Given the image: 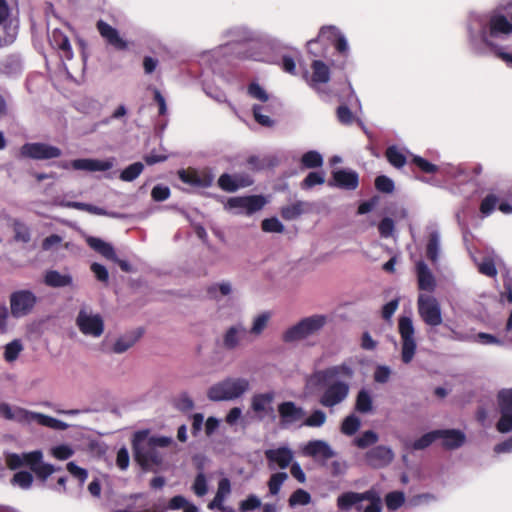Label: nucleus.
I'll use <instances>...</instances> for the list:
<instances>
[{
  "mask_svg": "<svg viewBox=\"0 0 512 512\" xmlns=\"http://www.w3.org/2000/svg\"><path fill=\"white\" fill-rule=\"evenodd\" d=\"M470 50L477 56L494 55L512 68V53L500 45L512 34V2L488 13L473 12L467 21Z\"/></svg>",
  "mask_w": 512,
  "mask_h": 512,
  "instance_id": "obj_1",
  "label": "nucleus"
},
{
  "mask_svg": "<svg viewBox=\"0 0 512 512\" xmlns=\"http://www.w3.org/2000/svg\"><path fill=\"white\" fill-rule=\"evenodd\" d=\"M353 375L354 370L347 363L316 371L311 380L319 387V404L332 409L343 403L350 391V384L347 380L351 379Z\"/></svg>",
  "mask_w": 512,
  "mask_h": 512,
  "instance_id": "obj_2",
  "label": "nucleus"
},
{
  "mask_svg": "<svg viewBox=\"0 0 512 512\" xmlns=\"http://www.w3.org/2000/svg\"><path fill=\"white\" fill-rule=\"evenodd\" d=\"M171 443V437L150 436L148 430L137 431L132 440L135 459L144 470L158 472L164 460L161 449Z\"/></svg>",
  "mask_w": 512,
  "mask_h": 512,
  "instance_id": "obj_3",
  "label": "nucleus"
},
{
  "mask_svg": "<svg viewBox=\"0 0 512 512\" xmlns=\"http://www.w3.org/2000/svg\"><path fill=\"white\" fill-rule=\"evenodd\" d=\"M0 416L6 420L14 421L21 425H31L36 423L40 426L59 431L66 430L69 427L67 423L51 416L33 412L20 406L10 405L5 402L0 403Z\"/></svg>",
  "mask_w": 512,
  "mask_h": 512,
  "instance_id": "obj_4",
  "label": "nucleus"
},
{
  "mask_svg": "<svg viewBox=\"0 0 512 512\" xmlns=\"http://www.w3.org/2000/svg\"><path fill=\"white\" fill-rule=\"evenodd\" d=\"M250 390V381L244 377H226L213 384L207 391V397L214 402L232 401L242 397Z\"/></svg>",
  "mask_w": 512,
  "mask_h": 512,
  "instance_id": "obj_5",
  "label": "nucleus"
},
{
  "mask_svg": "<svg viewBox=\"0 0 512 512\" xmlns=\"http://www.w3.org/2000/svg\"><path fill=\"white\" fill-rule=\"evenodd\" d=\"M43 453L35 450L28 453L7 455L6 464L11 470H16L22 466H28L41 479L46 480L57 469L48 463L42 461Z\"/></svg>",
  "mask_w": 512,
  "mask_h": 512,
  "instance_id": "obj_6",
  "label": "nucleus"
},
{
  "mask_svg": "<svg viewBox=\"0 0 512 512\" xmlns=\"http://www.w3.org/2000/svg\"><path fill=\"white\" fill-rule=\"evenodd\" d=\"M328 318L322 314H315L303 318L295 325L289 327L282 336L286 343H294L304 340L318 333L327 323Z\"/></svg>",
  "mask_w": 512,
  "mask_h": 512,
  "instance_id": "obj_7",
  "label": "nucleus"
},
{
  "mask_svg": "<svg viewBox=\"0 0 512 512\" xmlns=\"http://www.w3.org/2000/svg\"><path fill=\"white\" fill-rule=\"evenodd\" d=\"M398 332L401 338V359L405 364L410 363L417 349L415 328L408 316H401L398 320Z\"/></svg>",
  "mask_w": 512,
  "mask_h": 512,
  "instance_id": "obj_8",
  "label": "nucleus"
},
{
  "mask_svg": "<svg viewBox=\"0 0 512 512\" xmlns=\"http://www.w3.org/2000/svg\"><path fill=\"white\" fill-rule=\"evenodd\" d=\"M79 331L94 338L100 337L104 332V320L99 313H94L88 307H82L76 317Z\"/></svg>",
  "mask_w": 512,
  "mask_h": 512,
  "instance_id": "obj_9",
  "label": "nucleus"
},
{
  "mask_svg": "<svg viewBox=\"0 0 512 512\" xmlns=\"http://www.w3.org/2000/svg\"><path fill=\"white\" fill-rule=\"evenodd\" d=\"M38 301L35 293L29 289H19L10 294V312L14 318L30 314Z\"/></svg>",
  "mask_w": 512,
  "mask_h": 512,
  "instance_id": "obj_10",
  "label": "nucleus"
},
{
  "mask_svg": "<svg viewBox=\"0 0 512 512\" xmlns=\"http://www.w3.org/2000/svg\"><path fill=\"white\" fill-rule=\"evenodd\" d=\"M266 203L262 195L238 196L229 198L225 208L234 214L250 216L260 211Z\"/></svg>",
  "mask_w": 512,
  "mask_h": 512,
  "instance_id": "obj_11",
  "label": "nucleus"
},
{
  "mask_svg": "<svg viewBox=\"0 0 512 512\" xmlns=\"http://www.w3.org/2000/svg\"><path fill=\"white\" fill-rule=\"evenodd\" d=\"M417 308L425 324L436 327L442 323L441 306L434 296L420 294L417 299Z\"/></svg>",
  "mask_w": 512,
  "mask_h": 512,
  "instance_id": "obj_12",
  "label": "nucleus"
},
{
  "mask_svg": "<svg viewBox=\"0 0 512 512\" xmlns=\"http://www.w3.org/2000/svg\"><path fill=\"white\" fill-rule=\"evenodd\" d=\"M20 153L23 157L35 160L58 158L62 154L58 147L42 142L26 143L21 147Z\"/></svg>",
  "mask_w": 512,
  "mask_h": 512,
  "instance_id": "obj_13",
  "label": "nucleus"
},
{
  "mask_svg": "<svg viewBox=\"0 0 512 512\" xmlns=\"http://www.w3.org/2000/svg\"><path fill=\"white\" fill-rule=\"evenodd\" d=\"M501 417L497 430L501 433L512 431V389H504L498 393Z\"/></svg>",
  "mask_w": 512,
  "mask_h": 512,
  "instance_id": "obj_14",
  "label": "nucleus"
},
{
  "mask_svg": "<svg viewBox=\"0 0 512 512\" xmlns=\"http://www.w3.org/2000/svg\"><path fill=\"white\" fill-rule=\"evenodd\" d=\"M270 470L286 469L294 460V452L288 446L267 449L264 452Z\"/></svg>",
  "mask_w": 512,
  "mask_h": 512,
  "instance_id": "obj_15",
  "label": "nucleus"
},
{
  "mask_svg": "<svg viewBox=\"0 0 512 512\" xmlns=\"http://www.w3.org/2000/svg\"><path fill=\"white\" fill-rule=\"evenodd\" d=\"M280 424L282 427H290L304 419L306 412L303 407L297 406L293 401H285L278 405Z\"/></svg>",
  "mask_w": 512,
  "mask_h": 512,
  "instance_id": "obj_16",
  "label": "nucleus"
},
{
  "mask_svg": "<svg viewBox=\"0 0 512 512\" xmlns=\"http://www.w3.org/2000/svg\"><path fill=\"white\" fill-rule=\"evenodd\" d=\"M394 452L388 446L378 445L365 454L366 463L372 468H384L391 464Z\"/></svg>",
  "mask_w": 512,
  "mask_h": 512,
  "instance_id": "obj_17",
  "label": "nucleus"
},
{
  "mask_svg": "<svg viewBox=\"0 0 512 512\" xmlns=\"http://www.w3.org/2000/svg\"><path fill=\"white\" fill-rule=\"evenodd\" d=\"M178 176L185 184L198 188L210 187L214 181V176L208 171L180 170Z\"/></svg>",
  "mask_w": 512,
  "mask_h": 512,
  "instance_id": "obj_18",
  "label": "nucleus"
},
{
  "mask_svg": "<svg viewBox=\"0 0 512 512\" xmlns=\"http://www.w3.org/2000/svg\"><path fill=\"white\" fill-rule=\"evenodd\" d=\"M71 168L78 171L101 172L110 170L114 166V159L82 158L70 161Z\"/></svg>",
  "mask_w": 512,
  "mask_h": 512,
  "instance_id": "obj_19",
  "label": "nucleus"
},
{
  "mask_svg": "<svg viewBox=\"0 0 512 512\" xmlns=\"http://www.w3.org/2000/svg\"><path fill=\"white\" fill-rule=\"evenodd\" d=\"M274 399L275 392L273 391L257 393L251 399V409L256 413L259 419H263L274 412Z\"/></svg>",
  "mask_w": 512,
  "mask_h": 512,
  "instance_id": "obj_20",
  "label": "nucleus"
},
{
  "mask_svg": "<svg viewBox=\"0 0 512 512\" xmlns=\"http://www.w3.org/2000/svg\"><path fill=\"white\" fill-rule=\"evenodd\" d=\"M372 497L371 493L367 491L358 493V492H345L338 496L337 498V507L341 511H349L352 507H355L358 511L362 510L361 503L364 499H368Z\"/></svg>",
  "mask_w": 512,
  "mask_h": 512,
  "instance_id": "obj_21",
  "label": "nucleus"
},
{
  "mask_svg": "<svg viewBox=\"0 0 512 512\" xmlns=\"http://www.w3.org/2000/svg\"><path fill=\"white\" fill-rule=\"evenodd\" d=\"M97 29L100 35L107 41V43L113 46L115 49H127L128 44L122 37H120L117 29L104 22L103 20H99L97 22Z\"/></svg>",
  "mask_w": 512,
  "mask_h": 512,
  "instance_id": "obj_22",
  "label": "nucleus"
},
{
  "mask_svg": "<svg viewBox=\"0 0 512 512\" xmlns=\"http://www.w3.org/2000/svg\"><path fill=\"white\" fill-rule=\"evenodd\" d=\"M305 456L313 458H322L324 460L330 459L335 456V451L324 440L309 441L302 450Z\"/></svg>",
  "mask_w": 512,
  "mask_h": 512,
  "instance_id": "obj_23",
  "label": "nucleus"
},
{
  "mask_svg": "<svg viewBox=\"0 0 512 512\" xmlns=\"http://www.w3.org/2000/svg\"><path fill=\"white\" fill-rule=\"evenodd\" d=\"M49 42L54 49L59 51L62 60H71L73 58L70 41L61 30H52L49 34Z\"/></svg>",
  "mask_w": 512,
  "mask_h": 512,
  "instance_id": "obj_24",
  "label": "nucleus"
},
{
  "mask_svg": "<svg viewBox=\"0 0 512 512\" xmlns=\"http://www.w3.org/2000/svg\"><path fill=\"white\" fill-rule=\"evenodd\" d=\"M312 75L307 80L310 87L319 89L320 85L326 84L330 80V68L321 60H314L311 64Z\"/></svg>",
  "mask_w": 512,
  "mask_h": 512,
  "instance_id": "obj_25",
  "label": "nucleus"
},
{
  "mask_svg": "<svg viewBox=\"0 0 512 512\" xmlns=\"http://www.w3.org/2000/svg\"><path fill=\"white\" fill-rule=\"evenodd\" d=\"M416 275L420 290L433 292L436 288V280L427 264L420 260L416 263Z\"/></svg>",
  "mask_w": 512,
  "mask_h": 512,
  "instance_id": "obj_26",
  "label": "nucleus"
},
{
  "mask_svg": "<svg viewBox=\"0 0 512 512\" xmlns=\"http://www.w3.org/2000/svg\"><path fill=\"white\" fill-rule=\"evenodd\" d=\"M429 236L426 246V256L432 262L436 263L440 255L441 237L439 229L436 225H429L427 227Z\"/></svg>",
  "mask_w": 512,
  "mask_h": 512,
  "instance_id": "obj_27",
  "label": "nucleus"
},
{
  "mask_svg": "<svg viewBox=\"0 0 512 512\" xmlns=\"http://www.w3.org/2000/svg\"><path fill=\"white\" fill-rule=\"evenodd\" d=\"M227 36L232 42H262L264 37L245 26H236L227 30Z\"/></svg>",
  "mask_w": 512,
  "mask_h": 512,
  "instance_id": "obj_28",
  "label": "nucleus"
},
{
  "mask_svg": "<svg viewBox=\"0 0 512 512\" xmlns=\"http://www.w3.org/2000/svg\"><path fill=\"white\" fill-rule=\"evenodd\" d=\"M44 283L52 288L70 287L73 285V277L70 273L48 270L44 275Z\"/></svg>",
  "mask_w": 512,
  "mask_h": 512,
  "instance_id": "obj_29",
  "label": "nucleus"
},
{
  "mask_svg": "<svg viewBox=\"0 0 512 512\" xmlns=\"http://www.w3.org/2000/svg\"><path fill=\"white\" fill-rule=\"evenodd\" d=\"M142 334L143 331L141 329H137L120 336L113 344V352L116 354H122L126 352L136 344V342L141 338Z\"/></svg>",
  "mask_w": 512,
  "mask_h": 512,
  "instance_id": "obj_30",
  "label": "nucleus"
},
{
  "mask_svg": "<svg viewBox=\"0 0 512 512\" xmlns=\"http://www.w3.org/2000/svg\"><path fill=\"white\" fill-rule=\"evenodd\" d=\"M247 334V329L242 324H236L227 329L223 336V345L228 350L235 349Z\"/></svg>",
  "mask_w": 512,
  "mask_h": 512,
  "instance_id": "obj_31",
  "label": "nucleus"
},
{
  "mask_svg": "<svg viewBox=\"0 0 512 512\" xmlns=\"http://www.w3.org/2000/svg\"><path fill=\"white\" fill-rule=\"evenodd\" d=\"M333 181L335 186L346 190L356 189L359 183L358 174L348 170L335 171L333 173Z\"/></svg>",
  "mask_w": 512,
  "mask_h": 512,
  "instance_id": "obj_32",
  "label": "nucleus"
},
{
  "mask_svg": "<svg viewBox=\"0 0 512 512\" xmlns=\"http://www.w3.org/2000/svg\"><path fill=\"white\" fill-rule=\"evenodd\" d=\"M439 437L438 439H442L443 446L447 449H456L463 445L465 442V434L460 430L456 429H448V430H438Z\"/></svg>",
  "mask_w": 512,
  "mask_h": 512,
  "instance_id": "obj_33",
  "label": "nucleus"
},
{
  "mask_svg": "<svg viewBox=\"0 0 512 512\" xmlns=\"http://www.w3.org/2000/svg\"><path fill=\"white\" fill-rule=\"evenodd\" d=\"M473 261L481 274L488 277H495L497 275L496 264L498 256L494 253L485 255L481 260L473 256Z\"/></svg>",
  "mask_w": 512,
  "mask_h": 512,
  "instance_id": "obj_34",
  "label": "nucleus"
},
{
  "mask_svg": "<svg viewBox=\"0 0 512 512\" xmlns=\"http://www.w3.org/2000/svg\"><path fill=\"white\" fill-rule=\"evenodd\" d=\"M86 242L90 248H92L94 251L101 254L106 259L116 260L115 250L110 243L105 242L104 240L97 238V237H93V236L87 237Z\"/></svg>",
  "mask_w": 512,
  "mask_h": 512,
  "instance_id": "obj_35",
  "label": "nucleus"
},
{
  "mask_svg": "<svg viewBox=\"0 0 512 512\" xmlns=\"http://www.w3.org/2000/svg\"><path fill=\"white\" fill-rule=\"evenodd\" d=\"M341 31L335 26H324L320 29L319 35L317 39H312L307 42V48L310 53L312 52V45L317 43L318 41H328L332 44L336 42V39L341 35Z\"/></svg>",
  "mask_w": 512,
  "mask_h": 512,
  "instance_id": "obj_36",
  "label": "nucleus"
},
{
  "mask_svg": "<svg viewBox=\"0 0 512 512\" xmlns=\"http://www.w3.org/2000/svg\"><path fill=\"white\" fill-rule=\"evenodd\" d=\"M373 409L371 394L366 389H361L356 396L355 410L362 414L370 413Z\"/></svg>",
  "mask_w": 512,
  "mask_h": 512,
  "instance_id": "obj_37",
  "label": "nucleus"
},
{
  "mask_svg": "<svg viewBox=\"0 0 512 512\" xmlns=\"http://www.w3.org/2000/svg\"><path fill=\"white\" fill-rule=\"evenodd\" d=\"M327 421L326 413L321 409H314L310 415L304 417L300 426H305L309 428H320Z\"/></svg>",
  "mask_w": 512,
  "mask_h": 512,
  "instance_id": "obj_38",
  "label": "nucleus"
},
{
  "mask_svg": "<svg viewBox=\"0 0 512 512\" xmlns=\"http://www.w3.org/2000/svg\"><path fill=\"white\" fill-rule=\"evenodd\" d=\"M168 509H170V510L183 509L184 512H199V508L195 504L188 501L182 495H176V496L172 497L168 502Z\"/></svg>",
  "mask_w": 512,
  "mask_h": 512,
  "instance_id": "obj_39",
  "label": "nucleus"
},
{
  "mask_svg": "<svg viewBox=\"0 0 512 512\" xmlns=\"http://www.w3.org/2000/svg\"><path fill=\"white\" fill-rule=\"evenodd\" d=\"M17 36V27L11 22L0 23V47L14 42Z\"/></svg>",
  "mask_w": 512,
  "mask_h": 512,
  "instance_id": "obj_40",
  "label": "nucleus"
},
{
  "mask_svg": "<svg viewBox=\"0 0 512 512\" xmlns=\"http://www.w3.org/2000/svg\"><path fill=\"white\" fill-rule=\"evenodd\" d=\"M60 206L66 207V208H73L81 211H86L91 214L95 215H106L107 212L97 206H94L92 204L83 203V202H76V201H61L59 203Z\"/></svg>",
  "mask_w": 512,
  "mask_h": 512,
  "instance_id": "obj_41",
  "label": "nucleus"
},
{
  "mask_svg": "<svg viewBox=\"0 0 512 512\" xmlns=\"http://www.w3.org/2000/svg\"><path fill=\"white\" fill-rule=\"evenodd\" d=\"M323 162V156L316 150H310L301 157L302 166L308 169L319 168Z\"/></svg>",
  "mask_w": 512,
  "mask_h": 512,
  "instance_id": "obj_42",
  "label": "nucleus"
},
{
  "mask_svg": "<svg viewBox=\"0 0 512 512\" xmlns=\"http://www.w3.org/2000/svg\"><path fill=\"white\" fill-rule=\"evenodd\" d=\"M360 426L361 421L359 417L354 414H350L343 420L341 424V432L344 435L352 436L359 430Z\"/></svg>",
  "mask_w": 512,
  "mask_h": 512,
  "instance_id": "obj_43",
  "label": "nucleus"
},
{
  "mask_svg": "<svg viewBox=\"0 0 512 512\" xmlns=\"http://www.w3.org/2000/svg\"><path fill=\"white\" fill-rule=\"evenodd\" d=\"M288 479V474L286 472H276L273 473L268 480V489L269 493L273 496L277 495L280 492V489L284 482Z\"/></svg>",
  "mask_w": 512,
  "mask_h": 512,
  "instance_id": "obj_44",
  "label": "nucleus"
},
{
  "mask_svg": "<svg viewBox=\"0 0 512 512\" xmlns=\"http://www.w3.org/2000/svg\"><path fill=\"white\" fill-rule=\"evenodd\" d=\"M207 291L211 298L218 300L220 296H227L232 292V285L229 281H222L211 285Z\"/></svg>",
  "mask_w": 512,
  "mask_h": 512,
  "instance_id": "obj_45",
  "label": "nucleus"
},
{
  "mask_svg": "<svg viewBox=\"0 0 512 512\" xmlns=\"http://www.w3.org/2000/svg\"><path fill=\"white\" fill-rule=\"evenodd\" d=\"M442 172L452 179H455L459 182H464L469 179V175L467 170L462 166H453L447 165L442 168Z\"/></svg>",
  "mask_w": 512,
  "mask_h": 512,
  "instance_id": "obj_46",
  "label": "nucleus"
},
{
  "mask_svg": "<svg viewBox=\"0 0 512 512\" xmlns=\"http://www.w3.org/2000/svg\"><path fill=\"white\" fill-rule=\"evenodd\" d=\"M194 494L198 497H203L208 492V480L203 471L197 473L191 487Z\"/></svg>",
  "mask_w": 512,
  "mask_h": 512,
  "instance_id": "obj_47",
  "label": "nucleus"
},
{
  "mask_svg": "<svg viewBox=\"0 0 512 512\" xmlns=\"http://www.w3.org/2000/svg\"><path fill=\"white\" fill-rule=\"evenodd\" d=\"M325 182V174L323 171H313L308 173L301 183V188L308 190L316 185H322Z\"/></svg>",
  "mask_w": 512,
  "mask_h": 512,
  "instance_id": "obj_48",
  "label": "nucleus"
},
{
  "mask_svg": "<svg viewBox=\"0 0 512 512\" xmlns=\"http://www.w3.org/2000/svg\"><path fill=\"white\" fill-rule=\"evenodd\" d=\"M386 157L389 163L396 168H401L406 164L405 155L396 146L388 147Z\"/></svg>",
  "mask_w": 512,
  "mask_h": 512,
  "instance_id": "obj_49",
  "label": "nucleus"
},
{
  "mask_svg": "<svg viewBox=\"0 0 512 512\" xmlns=\"http://www.w3.org/2000/svg\"><path fill=\"white\" fill-rule=\"evenodd\" d=\"M304 202L297 201L291 205L285 206L281 210V216L285 220H293L300 216L304 211Z\"/></svg>",
  "mask_w": 512,
  "mask_h": 512,
  "instance_id": "obj_50",
  "label": "nucleus"
},
{
  "mask_svg": "<svg viewBox=\"0 0 512 512\" xmlns=\"http://www.w3.org/2000/svg\"><path fill=\"white\" fill-rule=\"evenodd\" d=\"M33 483V476L28 471H19L16 472L12 479L11 484L14 486H19L20 488L26 490L31 487Z\"/></svg>",
  "mask_w": 512,
  "mask_h": 512,
  "instance_id": "obj_51",
  "label": "nucleus"
},
{
  "mask_svg": "<svg viewBox=\"0 0 512 512\" xmlns=\"http://www.w3.org/2000/svg\"><path fill=\"white\" fill-rule=\"evenodd\" d=\"M379 437L377 433L372 430L363 432L359 437L354 439V444L360 448L365 449L371 445H374L378 441Z\"/></svg>",
  "mask_w": 512,
  "mask_h": 512,
  "instance_id": "obj_52",
  "label": "nucleus"
},
{
  "mask_svg": "<svg viewBox=\"0 0 512 512\" xmlns=\"http://www.w3.org/2000/svg\"><path fill=\"white\" fill-rule=\"evenodd\" d=\"M144 165L141 162H135L126 167L120 174L123 181L131 182L135 180L143 171Z\"/></svg>",
  "mask_w": 512,
  "mask_h": 512,
  "instance_id": "obj_53",
  "label": "nucleus"
},
{
  "mask_svg": "<svg viewBox=\"0 0 512 512\" xmlns=\"http://www.w3.org/2000/svg\"><path fill=\"white\" fill-rule=\"evenodd\" d=\"M439 433L440 432H438V430H434V431H431V432H428V433L424 434L423 436H421L419 439L415 440L412 443V445H411L412 449H414V450H423V449L427 448L436 439H438Z\"/></svg>",
  "mask_w": 512,
  "mask_h": 512,
  "instance_id": "obj_54",
  "label": "nucleus"
},
{
  "mask_svg": "<svg viewBox=\"0 0 512 512\" xmlns=\"http://www.w3.org/2000/svg\"><path fill=\"white\" fill-rule=\"evenodd\" d=\"M288 502L290 507L308 505L311 502V495L306 490L299 488L291 494Z\"/></svg>",
  "mask_w": 512,
  "mask_h": 512,
  "instance_id": "obj_55",
  "label": "nucleus"
},
{
  "mask_svg": "<svg viewBox=\"0 0 512 512\" xmlns=\"http://www.w3.org/2000/svg\"><path fill=\"white\" fill-rule=\"evenodd\" d=\"M405 501L404 493L401 491H393L385 496V504L391 511H395L400 508Z\"/></svg>",
  "mask_w": 512,
  "mask_h": 512,
  "instance_id": "obj_56",
  "label": "nucleus"
},
{
  "mask_svg": "<svg viewBox=\"0 0 512 512\" xmlns=\"http://www.w3.org/2000/svg\"><path fill=\"white\" fill-rule=\"evenodd\" d=\"M270 317L271 315L269 312H263L257 315L253 320L250 333L254 335H260L266 328L270 320Z\"/></svg>",
  "mask_w": 512,
  "mask_h": 512,
  "instance_id": "obj_57",
  "label": "nucleus"
},
{
  "mask_svg": "<svg viewBox=\"0 0 512 512\" xmlns=\"http://www.w3.org/2000/svg\"><path fill=\"white\" fill-rule=\"evenodd\" d=\"M23 350V346L20 340H13L5 346L4 358L7 362L15 361L21 351Z\"/></svg>",
  "mask_w": 512,
  "mask_h": 512,
  "instance_id": "obj_58",
  "label": "nucleus"
},
{
  "mask_svg": "<svg viewBox=\"0 0 512 512\" xmlns=\"http://www.w3.org/2000/svg\"><path fill=\"white\" fill-rule=\"evenodd\" d=\"M392 375V369L388 365L379 364L373 372V379L378 384H386Z\"/></svg>",
  "mask_w": 512,
  "mask_h": 512,
  "instance_id": "obj_59",
  "label": "nucleus"
},
{
  "mask_svg": "<svg viewBox=\"0 0 512 512\" xmlns=\"http://www.w3.org/2000/svg\"><path fill=\"white\" fill-rule=\"evenodd\" d=\"M368 492L371 493L372 497L364 499V501L369 502V505L365 507L363 512H382V500L379 493L375 489H370Z\"/></svg>",
  "mask_w": 512,
  "mask_h": 512,
  "instance_id": "obj_60",
  "label": "nucleus"
},
{
  "mask_svg": "<svg viewBox=\"0 0 512 512\" xmlns=\"http://www.w3.org/2000/svg\"><path fill=\"white\" fill-rule=\"evenodd\" d=\"M473 341L477 342L481 345H497V346L504 345V340H502L492 334L484 333V332H480L477 335H474Z\"/></svg>",
  "mask_w": 512,
  "mask_h": 512,
  "instance_id": "obj_61",
  "label": "nucleus"
},
{
  "mask_svg": "<svg viewBox=\"0 0 512 512\" xmlns=\"http://www.w3.org/2000/svg\"><path fill=\"white\" fill-rule=\"evenodd\" d=\"M14 226V232H15V239L18 241H22L24 243H27L31 239V234L29 228L19 220H15L13 223Z\"/></svg>",
  "mask_w": 512,
  "mask_h": 512,
  "instance_id": "obj_62",
  "label": "nucleus"
},
{
  "mask_svg": "<svg viewBox=\"0 0 512 512\" xmlns=\"http://www.w3.org/2000/svg\"><path fill=\"white\" fill-rule=\"evenodd\" d=\"M498 199L495 195H487L481 202L480 212L484 217L489 216L496 208Z\"/></svg>",
  "mask_w": 512,
  "mask_h": 512,
  "instance_id": "obj_63",
  "label": "nucleus"
},
{
  "mask_svg": "<svg viewBox=\"0 0 512 512\" xmlns=\"http://www.w3.org/2000/svg\"><path fill=\"white\" fill-rule=\"evenodd\" d=\"M394 230H395V223L389 217L383 218L380 221V223L378 224V231L382 238L392 237Z\"/></svg>",
  "mask_w": 512,
  "mask_h": 512,
  "instance_id": "obj_64",
  "label": "nucleus"
}]
</instances>
